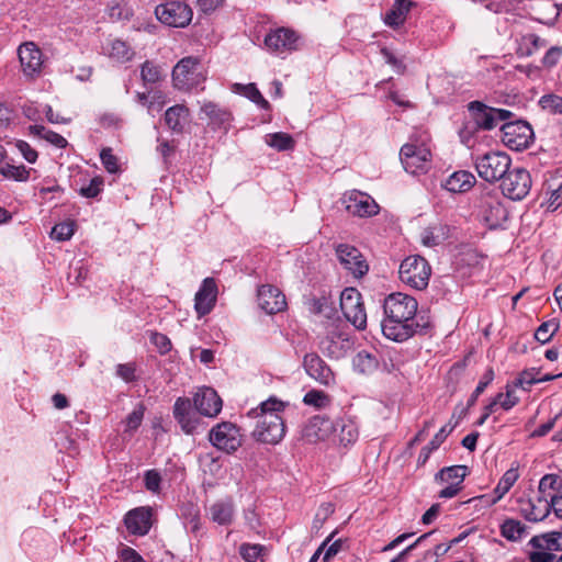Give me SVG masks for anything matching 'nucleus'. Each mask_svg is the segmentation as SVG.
Returning <instances> with one entry per match:
<instances>
[{
    "label": "nucleus",
    "mask_w": 562,
    "mask_h": 562,
    "mask_svg": "<svg viewBox=\"0 0 562 562\" xmlns=\"http://www.w3.org/2000/svg\"><path fill=\"white\" fill-rule=\"evenodd\" d=\"M209 439L215 448L227 453L236 451L241 446L239 428L231 422L214 426L209 434Z\"/></svg>",
    "instance_id": "obj_14"
},
{
    "label": "nucleus",
    "mask_w": 562,
    "mask_h": 562,
    "mask_svg": "<svg viewBox=\"0 0 562 562\" xmlns=\"http://www.w3.org/2000/svg\"><path fill=\"white\" fill-rule=\"evenodd\" d=\"M140 77L145 85L156 83L160 80V69L151 61H145L140 69Z\"/></svg>",
    "instance_id": "obj_51"
},
{
    "label": "nucleus",
    "mask_w": 562,
    "mask_h": 562,
    "mask_svg": "<svg viewBox=\"0 0 562 562\" xmlns=\"http://www.w3.org/2000/svg\"><path fill=\"white\" fill-rule=\"evenodd\" d=\"M18 55L25 77L34 78L40 75L43 65L42 52L33 42L21 44Z\"/></svg>",
    "instance_id": "obj_23"
},
{
    "label": "nucleus",
    "mask_w": 562,
    "mask_h": 562,
    "mask_svg": "<svg viewBox=\"0 0 562 562\" xmlns=\"http://www.w3.org/2000/svg\"><path fill=\"white\" fill-rule=\"evenodd\" d=\"M519 477L518 470L515 468L508 469L501 480L498 481L496 487L493 491V495H481L473 497L465 503H475V506L490 507L496 504L503 496L513 487L516 481Z\"/></svg>",
    "instance_id": "obj_22"
},
{
    "label": "nucleus",
    "mask_w": 562,
    "mask_h": 562,
    "mask_svg": "<svg viewBox=\"0 0 562 562\" xmlns=\"http://www.w3.org/2000/svg\"><path fill=\"white\" fill-rule=\"evenodd\" d=\"M398 274L406 285L415 290H424L428 285L431 268L425 258L413 255L401 262Z\"/></svg>",
    "instance_id": "obj_5"
},
{
    "label": "nucleus",
    "mask_w": 562,
    "mask_h": 562,
    "mask_svg": "<svg viewBox=\"0 0 562 562\" xmlns=\"http://www.w3.org/2000/svg\"><path fill=\"white\" fill-rule=\"evenodd\" d=\"M29 131L30 134L38 136L58 148H65L68 145V142L64 136L47 130L43 125H31Z\"/></svg>",
    "instance_id": "obj_40"
},
{
    "label": "nucleus",
    "mask_w": 562,
    "mask_h": 562,
    "mask_svg": "<svg viewBox=\"0 0 562 562\" xmlns=\"http://www.w3.org/2000/svg\"><path fill=\"white\" fill-rule=\"evenodd\" d=\"M100 158L108 172L115 173L119 170L117 158L112 154L111 148H103Z\"/></svg>",
    "instance_id": "obj_57"
},
{
    "label": "nucleus",
    "mask_w": 562,
    "mask_h": 562,
    "mask_svg": "<svg viewBox=\"0 0 562 562\" xmlns=\"http://www.w3.org/2000/svg\"><path fill=\"white\" fill-rule=\"evenodd\" d=\"M337 431L335 423L321 415L313 416L307 420L302 429V438L310 443L323 441Z\"/></svg>",
    "instance_id": "obj_21"
},
{
    "label": "nucleus",
    "mask_w": 562,
    "mask_h": 562,
    "mask_svg": "<svg viewBox=\"0 0 562 562\" xmlns=\"http://www.w3.org/2000/svg\"><path fill=\"white\" fill-rule=\"evenodd\" d=\"M234 504L229 498L216 501L209 508V515L211 519L222 526L232 524L234 519Z\"/></svg>",
    "instance_id": "obj_32"
},
{
    "label": "nucleus",
    "mask_w": 562,
    "mask_h": 562,
    "mask_svg": "<svg viewBox=\"0 0 562 562\" xmlns=\"http://www.w3.org/2000/svg\"><path fill=\"white\" fill-rule=\"evenodd\" d=\"M182 515L186 517V524L190 528V530L192 532H196L200 529L199 509L193 505H189L183 509Z\"/></svg>",
    "instance_id": "obj_55"
},
{
    "label": "nucleus",
    "mask_w": 562,
    "mask_h": 562,
    "mask_svg": "<svg viewBox=\"0 0 562 562\" xmlns=\"http://www.w3.org/2000/svg\"><path fill=\"white\" fill-rule=\"evenodd\" d=\"M475 183V177L470 171L460 170L456 171L448 177L445 182V188L453 193H461L469 191Z\"/></svg>",
    "instance_id": "obj_33"
},
{
    "label": "nucleus",
    "mask_w": 562,
    "mask_h": 562,
    "mask_svg": "<svg viewBox=\"0 0 562 562\" xmlns=\"http://www.w3.org/2000/svg\"><path fill=\"white\" fill-rule=\"evenodd\" d=\"M342 203L348 213L359 217H371L379 213L380 206L369 194L358 191H347L342 196Z\"/></svg>",
    "instance_id": "obj_18"
},
{
    "label": "nucleus",
    "mask_w": 562,
    "mask_h": 562,
    "mask_svg": "<svg viewBox=\"0 0 562 562\" xmlns=\"http://www.w3.org/2000/svg\"><path fill=\"white\" fill-rule=\"evenodd\" d=\"M103 188V179L100 177H95L90 180L88 186H85L80 189V194L85 198H95Z\"/></svg>",
    "instance_id": "obj_58"
},
{
    "label": "nucleus",
    "mask_w": 562,
    "mask_h": 562,
    "mask_svg": "<svg viewBox=\"0 0 562 562\" xmlns=\"http://www.w3.org/2000/svg\"><path fill=\"white\" fill-rule=\"evenodd\" d=\"M145 486L151 493H158L160 490L161 476L156 470H148L145 473Z\"/></svg>",
    "instance_id": "obj_60"
},
{
    "label": "nucleus",
    "mask_w": 562,
    "mask_h": 562,
    "mask_svg": "<svg viewBox=\"0 0 562 562\" xmlns=\"http://www.w3.org/2000/svg\"><path fill=\"white\" fill-rule=\"evenodd\" d=\"M479 131H480L479 127L475 125V123L473 122L472 119H471V121L465 122L459 131V136H460L462 144H464L467 146H471L472 139H473L475 133Z\"/></svg>",
    "instance_id": "obj_56"
},
{
    "label": "nucleus",
    "mask_w": 562,
    "mask_h": 562,
    "mask_svg": "<svg viewBox=\"0 0 562 562\" xmlns=\"http://www.w3.org/2000/svg\"><path fill=\"white\" fill-rule=\"evenodd\" d=\"M166 125L176 133H181L189 122V109L182 104L169 108L165 113Z\"/></svg>",
    "instance_id": "obj_35"
},
{
    "label": "nucleus",
    "mask_w": 562,
    "mask_h": 562,
    "mask_svg": "<svg viewBox=\"0 0 562 562\" xmlns=\"http://www.w3.org/2000/svg\"><path fill=\"white\" fill-rule=\"evenodd\" d=\"M300 36L293 30L279 27L265 36V46L271 54L281 56L299 48Z\"/></svg>",
    "instance_id": "obj_16"
},
{
    "label": "nucleus",
    "mask_w": 562,
    "mask_h": 562,
    "mask_svg": "<svg viewBox=\"0 0 562 562\" xmlns=\"http://www.w3.org/2000/svg\"><path fill=\"white\" fill-rule=\"evenodd\" d=\"M518 402H519V398L515 395V386L510 385V384H507L506 385V393L503 394V398L501 400V402H498V405L503 409L509 411L515 405H517Z\"/></svg>",
    "instance_id": "obj_62"
},
{
    "label": "nucleus",
    "mask_w": 562,
    "mask_h": 562,
    "mask_svg": "<svg viewBox=\"0 0 562 562\" xmlns=\"http://www.w3.org/2000/svg\"><path fill=\"white\" fill-rule=\"evenodd\" d=\"M468 111L480 131H491L516 116L509 110L488 106L481 101L470 102Z\"/></svg>",
    "instance_id": "obj_6"
},
{
    "label": "nucleus",
    "mask_w": 562,
    "mask_h": 562,
    "mask_svg": "<svg viewBox=\"0 0 562 562\" xmlns=\"http://www.w3.org/2000/svg\"><path fill=\"white\" fill-rule=\"evenodd\" d=\"M469 470L467 465H451L442 468L435 475V481L440 484H447L438 496L440 498H452L462 490L463 481L468 475Z\"/></svg>",
    "instance_id": "obj_15"
},
{
    "label": "nucleus",
    "mask_w": 562,
    "mask_h": 562,
    "mask_svg": "<svg viewBox=\"0 0 562 562\" xmlns=\"http://www.w3.org/2000/svg\"><path fill=\"white\" fill-rule=\"evenodd\" d=\"M31 169H27L25 166L20 165L15 166L13 164L7 162L0 167V175L7 179H12L15 181L24 182L29 180Z\"/></svg>",
    "instance_id": "obj_42"
},
{
    "label": "nucleus",
    "mask_w": 562,
    "mask_h": 562,
    "mask_svg": "<svg viewBox=\"0 0 562 562\" xmlns=\"http://www.w3.org/2000/svg\"><path fill=\"white\" fill-rule=\"evenodd\" d=\"M336 255L340 265L355 278L363 277L369 266L358 248L348 244L336 246Z\"/></svg>",
    "instance_id": "obj_19"
},
{
    "label": "nucleus",
    "mask_w": 562,
    "mask_h": 562,
    "mask_svg": "<svg viewBox=\"0 0 562 562\" xmlns=\"http://www.w3.org/2000/svg\"><path fill=\"white\" fill-rule=\"evenodd\" d=\"M303 403L316 408H325L329 405L330 397L323 391L312 390L304 395Z\"/></svg>",
    "instance_id": "obj_45"
},
{
    "label": "nucleus",
    "mask_w": 562,
    "mask_h": 562,
    "mask_svg": "<svg viewBox=\"0 0 562 562\" xmlns=\"http://www.w3.org/2000/svg\"><path fill=\"white\" fill-rule=\"evenodd\" d=\"M340 308L348 322L357 329L367 326V313L363 306L361 293L355 288H347L340 295Z\"/></svg>",
    "instance_id": "obj_12"
},
{
    "label": "nucleus",
    "mask_w": 562,
    "mask_h": 562,
    "mask_svg": "<svg viewBox=\"0 0 562 562\" xmlns=\"http://www.w3.org/2000/svg\"><path fill=\"white\" fill-rule=\"evenodd\" d=\"M494 380V371L492 368H488L484 374L482 375L479 384L476 385L474 392L470 396L468 401V407H471L475 404L477 397L484 392L488 384Z\"/></svg>",
    "instance_id": "obj_50"
},
{
    "label": "nucleus",
    "mask_w": 562,
    "mask_h": 562,
    "mask_svg": "<svg viewBox=\"0 0 562 562\" xmlns=\"http://www.w3.org/2000/svg\"><path fill=\"white\" fill-rule=\"evenodd\" d=\"M453 428L454 425L447 424L442 426L439 429V431L434 436L431 441L420 450L417 459V464L419 467L426 464L430 454L440 447V445L447 439V437L450 435Z\"/></svg>",
    "instance_id": "obj_37"
},
{
    "label": "nucleus",
    "mask_w": 562,
    "mask_h": 562,
    "mask_svg": "<svg viewBox=\"0 0 562 562\" xmlns=\"http://www.w3.org/2000/svg\"><path fill=\"white\" fill-rule=\"evenodd\" d=\"M324 333L319 336V350L331 359H340L347 355L352 347V341L347 326L339 317L328 316L323 324Z\"/></svg>",
    "instance_id": "obj_3"
},
{
    "label": "nucleus",
    "mask_w": 562,
    "mask_h": 562,
    "mask_svg": "<svg viewBox=\"0 0 562 562\" xmlns=\"http://www.w3.org/2000/svg\"><path fill=\"white\" fill-rule=\"evenodd\" d=\"M15 148L22 155V157L30 164H34L37 160L38 154L37 151L30 146V144L25 140H16Z\"/></svg>",
    "instance_id": "obj_59"
},
{
    "label": "nucleus",
    "mask_w": 562,
    "mask_h": 562,
    "mask_svg": "<svg viewBox=\"0 0 562 562\" xmlns=\"http://www.w3.org/2000/svg\"><path fill=\"white\" fill-rule=\"evenodd\" d=\"M411 5V0H395L392 9L385 14L384 23L393 29L398 27L404 23Z\"/></svg>",
    "instance_id": "obj_38"
},
{
    "label": "nucleus",
    "mask_w": 562,
    "mask_h": 562,
    "mask_svg": "<svg viewBox=\"0 0 562 562\" xmlns=\"http://www.w3.org/2000/svg\"><path fill=\"white\" fill-rule=\"evenodd\" d=\"M559 329V323L554 319L542 323L535 333V338L541 342L547 344L551 340L554 333Z\"/></svg>",
    "instance_id": "obj_48"
},
{
    "label": "nucleus",
    "mask_w": 562,
    "mask_h": 562,
    "mask_svg": "<svg viewBox=\"0 0 562 562\" xmlns=\"http://www.w3.org/2000/svg\"><path fill=\"white\" fill-rule=\"evenodd\" d=\"M532 551L529 552L530 562H554V552L562 550V533L553 531L530 539Z\"/></svg>",
    "instance_id": "obj_10"
},
{
    "label": "nucleus",
    "mask_w": 562,
    "mask_h": 562,
    "mask_svg": "<svg viewBox=\"0 0 562 562\" xmlns=\"http://www.w3.org/2000/svg\"><path fill=\"white\" fill-rule=\"evenodd\" d=\"M431 153L425 145L405 144L400 151L404 169L412 175L425 173L430 165Z\"/></svg>",
    "instance_id": "obj_13"
},
{
    "label": "nucleus",
    "mask_w": 562,
    "mask_h": 562,
    "mask_svg": "<svg viewBox=\"0 0 562 562\" xmlns=\"http://www.w3.org/2000/svg\"><path fill=\"white\" fill-rule=\"evenodd\" d=\"M562 57V47L553 46L549 48L542 58V64L546 67L555 66Z\"/></svg>",
    "instance_id": "obj_64"
},
{
    "label": "nucleus",
    "mask_w": 562,
    "mask_h": 562,
    "mask_svg": "<svg viewBox=\"0 0 562 562\" xmlns=\"http://www.w3.org/2000/svg\"><path fill=\"white\" fill-rule=\"evenodd\" d=\"M265 142L267 145L279 151L290 150L295 146L293 137L282 132L267 134Z\"/></svg>",
    "instance_id": "obj_41"
},
{
    "label": "nucleus",
    "mask_w": 562,
    "mask_h": 562,
    "mask_svg": "<svg viewBox=\"0 0 562 562\" xmlns=\"http://www.w3.org/2000/svg\"><path fill=\"white\" fill-rule=\"evenodd\" d=\"M239 89L243 90V94L255 102L256 104L260 105L261 108H268L269 103L268 101L262 97L260 91L257 89V87L254 83H248L245 86L236 85Z\"/></svg>",
    "instance_id": "obj_52"
},
{
    "label": "nucleus",
    "mask_w": 562,
    "mask_h": 562,
    "mask_svg": "<svg viewBox=\"0 0 562 562\" xmlns=\"http://www.w3.org/2000/svg\"><path fill=\"white\" fill-rule=\"evenodd\" d=\"M539 374H540V371L535 368L524 370L519 374V376L515 380L513 385L515 387H521L524 390H529V387L532 384L539 383Z\"/></svg>",
    "instance_id": "obj_46"
},
{
    "label": "nucleus",
    "mask_w": 562,
    "mask_h": 562,
    "mask_svg": "<svg viewBox=\"0 0 562 562\" xmlns=\"http://www.w3.org/2000/svg\"><path fill=\"white\" fill-rule=\"evenodd\" d=\"M304 367L307 374L324 385L334 383L335 375L327 363L316 353H307L304 357Z\"/></svg>",
    "instance_id": "obj_29"
},
{
    "label": "nucleus",
    "mask_w": 562,
    "mask_h": 562,
    "mask_svg": "<svg viewBox=\"0 0 562 562\" xmlns=\"http://www.w3.org/2000/svg\"><path fill=\"white\" fill-rule=\"evenodd\" d=\"M510 165V157L503 151H488L475 159L479 176L491 183L502 180Z\"/></svg>",
    "instance_id": "obj_7"
},
{
    "label": "nucleus",
    "mask_w": 562,
    "mask_h": 562,
    "mask_svg": "<svg viewBox=\"0 0 562 562\" xmlns=\"http://www.w3.org/2000/svg\"><path fill=\"white\" fill-rule=\"evenodd\" d=\"M259 307L267 314H277L285 310V295L274 285L265 284L258 289Z\"/></svg>",
    "instance_id": "obj_24"
},
{
    "label": "nucleus",
    "mask_w": 562,
    "mask_h": 562,
    "mask_svg": "<svg viewBox=\"0 0 562 562\" xmlns=\"http://www.w3.org/2000/svg\"><path fill=\"white\" fill-rule=\"evenodd\" d=\"M417 300L408 294L396 292L387 295L381 322L383 335L390 340L402 342L416 334H427L430 322L428 317L417 314Z\"/></svg>",
    "instance_id": "obj_1"
},
{
    "label": "nucleus",
    "mask_w": 562,
    "mask_h": 562,
    "mask_svg": "<svg viewBox=\"0 0 562 562\" xmlns=\"http://www.w3.org/2000/svg\"><path fill=\"white\" fill-rule=\"evenodd\" d=\"M153 509L148 506L130 510L124 517L127 531L134 536H145L153 525Z\"/></svg>",
    "instance_id": "obj_25"
},
{
    "label": "nucleus",
    "mask_w": 562,
    "mask_h": 562,
    "mask_svg": "<svg viewBox=\"0 0 562 562\" xmlns=\"http://www.w3.org/2000/svg\"><path fill=\"white\" fill-rule=\"evenodd\" d=\"M546 46V40L535 33H528L517 40L516 53L520 57H530Z\"/></svg>",
    "instance_id": "obj_34"
},
{
    "label": "nucleus",
    "mask_w": 562,
    "mask_h": 562,
    "mask_svg": "<svg viewBox=\"0 0 562 562\" xmlns=\"http://www.w3.org/2000/svg\"><path fill=\"white\" fill-rule=\"evenodd\" d=\"M285 404L276 397L262 402L259 407L252 411L260 417L254 436L258 441L263 443L277 445L285 435V425L280 413L284 409Z\"/></svg>",
    "instance_id": "obj_2"
},
{
    "label": "nucleus",
    "mask_w": 562,
    "mask_h": 562,
    "mask_svg": "<svg viewBox=\"0 0 562 562\" xmlns=\"http://www.w3.org/2000/svg\"><path fill=\"white\" fill-rule=\"evenodd\" d=\"M477 216L487 228L496 229L507 221L508 212L498 198L487 195L480 202Z\"/></svg>",
    "instance_id": "obj_17"
},
{
    "label": "nucleus",
    "mask_w": 562,
    "mask_h": 562,
    "mask_svg": "<svg viewBox=\"0 0 562 562\" xmlns=\"http://www.w3.org/2000/svg\"><path fill=\"white\" fill-rule=\"evenodd\" d=\"M116 375L126 383L137 380L136 366L134 362L120 363L116 366Z\"/></svg>",
    "instance_id": "obj_54"
},
{
    "label": "nucleus",
    "mask_w": 562,
    "mask_h": 562,
    "mask_svg": "<svg viewBox=\"0 0 562 562\" xmlns=\"http://www.w3.org/2000/svg\"><path fill=\"white\" fill-rule=\"evenodd\" d=\"M206 79L205 70L198 57H184L178 61L172 70L173 86L179 90H191L199 87Z\"/></svg>",
    "instance_id": "obj_4"
},
{
    "label": "nucleus",
    "mask_w": 562,
    "mask_h": 562,
    "mask_svg": "<svg viewBox=\"0 0 562 562\" xmlns=\"http://www.w3.org/2000/svg\"><path fill=\"white\" fill-rule=\"evenodd\" d=\"M501 533L507 540H520L525 533V525L519 520L506 519L501 526Z\"/></svg>",
    "instance_id": "obj_43"
},
{
    "label": "nucleus",
    "mask_w": 562,
    "mask_h": 562,
    "mask_svg": "<svg viewBox=\"0 0 562 562\" xmlns=\"http://www.w3.org/2000/svg\"><path fill=\"white\" fill-rule=\"evenodd\" d=\"M216 296L217 286L214 279H204L194 299V307L199 316H204L213 310Z\"/></svg>",
    "instance_id": "obj_28"
},
{
    "label": "nucleus",
    "mask_w": 562,
    "mask_h": 562,
    "mask_svg": "<svg viewBox=\"0 0 562 562\" xmlns=\"http://www.w3.org/2000/svg\"><path fill=\"white\" fill-rule=\"evenodd\" d=\"M499 130L502 132V142L513 150L520 151L526 149L533 140V131L526 121H505Z\"/></svg>",
    "instance_id": "obj_8"
},
{
    "label": "nucleus",
    "mask_w": 562,
    "mask_h": 562,
    "mask_svg": "<svg viewBox=\"0 0 562 562\" xmlns=\"http://www.w3.org/2000/svg\"><path fill=\"white\" fill-rule=\"evenodd\" d=\"M528 10L533 20L552 24L560 15L558 4L553 0H529Z\"/></svg>",
    "instance_id": "obj_30"
},
{
    "label": "nucleus",
    "mask_w": 562,
    "mask_h": 562,
    "mask_svg": "<svg viewBox=\"0 0 562 562\" xmlns=\"http://www.w3.org/2000/svg\"><path fill=\"white\" fill-rule=\"evenodd\" d=\"M193 403L200 415L215 417L222 411V400L212 387H201L194 394Z\"/></svg>",
    "instance_id": "obj_26"
},
{
    "label": "nucleus",
    "mask_w": 562,
    "mask_h": 562,
    "mask_svg": "<svg viewBox=\"0 0 562 562\" xmlns=\"http://www.w3.org/2000/svg\"><path fill=\"white\" fill-rule=\"evenodd\" d=\"M519 512L529 521H541L550 513L548 496L538 495L536 498L519 499Z\"/></svg>",
    "instance_id": "obj_27"
},
{
    "label": "nucleus",
    "mask_w": 562,
    "mask_h": 562,
    "mask_svg": "<svg viewBox=\"0 0 562 562\" xmlns=\"http://www.w3.org/2000/svg\"><path fill=\"white\" fill-rule=\"evenodd\" d=\"M145 414L144 404L139 403L136 407L127 415L125 418V431L133 432L135 431L142 424Z\"/></svg>",
    "instance_id": "obj_47"
},
{
    "label": "nucleus",
    "mask_w": 562,
    "mask_h": 562,
    "mask_svg": "<svg viewBox=\"0 0 562 562\" xmlns=\"http://www.w3.org/2000/svg\"><path fill=\"white\" fill-rule=\"evenodd\" d=\"M75 228L76 224L74 221L58 223L52 228L50 236L57 241H66L72 237Z\"/></svg>",
    "instance_id": "obj_44"
},
{
    "label": "nucleus",
    "mask_w": 562,
    "mask_h": 562,
    "mask_svg": "<svg viewBox=\"0 0 562 562\" xmlns=\"http://www.w3.org/2000/svg\"><path fill=\"white\" fill-rule=\"evenodd\" d=\"M172 413L183 432L193 435L198 431L201 417L195 406L192 407L190 398L178 397L175 402Z\"/></svg>",
    "instance_id": "obj_20"
},
{
    "label": "nucleus",
    "mask_w": 562,
    "mask_h": 562,
    "mask_svg": "<svg viewBox=\"0 0 562 562\" xmlns=\"http://www.w3.org/2000/svg\"><path fill=\"white\" fill-rule=\"evenodd\" d=\"M201 112L209 119L210 124L215 127L226 128L232 119L231 113L213 102H205Z\"/></svg>",
    "instance_id": "obj_36"
},
{
    "label": "nucleus",
    "mask_w": 562,
    "mask_h": 562,
    "mask_svg": "<svg viewBox=\"0 0 562 562\" xmlns=\"http://www.w3.org/2000/svg\"><path fill=\"white\" fill-rule=\"evenodd\" d=\"M155 14L161 23L171 27H186L193 16V12L187 3L175 0H167L158 4Z\"/></svg>",
    "instance_id": "obj_9"
},
{
    "label": "nucleus",
    "mask_w": 562,
    "mask_h": 562,
    "mask_svg": "<svg viewBox=\"0 0 562 562\" xmlns=\"http://www.w3.org/2000/svg\"><path fill=\"white\" fill-rule=\"evenodd\" d=\"M559 476L557 474H546L541 477L538 486L539 495L547 496L546 492L549 490L557 491Z\"/></svg>",
    "instance_id": "obj_63"
},
{
    "label": "nucleus",
    "mask_w": 562,
    "mask_h": 562,
    "mask_svg": "<svg viewBox=\"0 0 562 562\" xmlns=\"http://www.w3.org/2000/svg\"><path fill=\"white\" fill-rule=\"evenodd\" d=\"M501 190L502 193L513 200H522L531 189V176L525 168L508 169L502 178Z\"/></svg>",
    "instance_id": "obj_11"
},
{
    "label": "nucleus",
    "mask_w": 562,
    "mask_h": 562,
    "mask_svg": "<svg viewBox=\"0 0 562 562\" xmlns=\"http://www.w3.org/2000/svg\"><path fill=\"white\" fill-rule=\"evenodd\" d=\"M150 341L155 345L161 355H166L171 350V341L165 334H151Z\"/></svg>",
    "instance_id": "obj_61"
},
{
    "label": "nucleus",
    "mask_w": 562,
    "mask_h": 562,
    "mask_svg": "<svg viewBox=\"0 0 562 562\" xmlns=\"http://www.w3.org/2000/svg\"><path fill=\"white\" fill-rule=\"evenodd\" d=\"M108 56L116 63H126L132 59L134 52L121 40H112L104 47Z\"/></svg>",
    "instance_id": "obj_39"
},
{
    "label": "nucleus",
    "mask_w": 562,
    "mask_h": 562,
    "mask_svg": "<svg viewBox=\"0 0 562 562\" xmlns=\"http://www.w3.org/2000/svg\"><path fill=\"white\" fill-rule=\"evenodd\" d=\"M262 547L259 544H243L240 547V554L247 562H261Z\"/></svg>",
    "instance_id": "obj_53"
},
{
    "label": "nucleus",
    "mask_w": 562,
    "mask_h": 562,
    "mask_svg": "<svg viewBox=\"0 0 562 562\" xmlns=\"http://www.w3.org/2000/svg\"><path fill=\"white\" fill-rule=\"evenodd\" d=\"M539 104L543 110L553 114H562V97L557 94H544L540 98Z\"/></svg>",
    "instance_id": "obj_49"
},
{
    "label": "nucleus",
    "mask_w": 562,
    "mask_h": 562,
    "mask_svg": "<svg viewBox=\"0 0 562 562\" xmlns=\"http://www.w3.org/2000/svg\"><path fill=\"white\" fill-rule=\"evenodd\" d=\"M337 431L333 436L337 438L339 446L345 448L353 445L359 437L358 426L351 417H341L335 422Z\"/></svg>",
    "instance_id": "obj_31"
}]
</instances>
